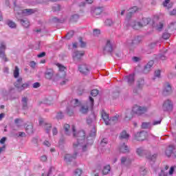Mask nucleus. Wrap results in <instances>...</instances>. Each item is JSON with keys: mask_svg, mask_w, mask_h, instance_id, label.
I'll list each match as a JSON object with an SVG mask.
<instances>
[{"mask_svg": "<svg viewBox=\"0 0 176 176\" xmlns=\"http://www.w3.org/2000/svg\"><path fill=\"white\" fill-rule=\"evenodd\" d=\"M63 129L66 135H71V133H72L73 137L77 138V142L73 144L74 149H80L82 148V151H86V143L87 142L85 140L86 133H85V131H80L76 134V127L74 125L71 127L68 124H65Z\"/></svg>", "mask_w": 176, "mask_h": 176, "instance_id": "obj_1", "label": "nucleus"}, {"mask_svg": "<svg viewBox=\"0 0 176 176\" xmlns=\"http://www.w3.org/2000/svg\"><path fill=\"white\" fill-rule=\"evenodd\" d=\"M151 23L150 18H137L135 19L130 20L126 25L128 27H131L133 30H141L142 27H145V25H148Z\"/></svg>", "mask_w": 176, "mask_h": 176, "instance_id": "obj_2", "label": "nucleus"}, {"mask_svg": "<svg viewBox=\"0 0 176 176\" xmlns=\"http://www.w3.org/2000/svg\"><path fill=\"white\" fill-rule=\"evenodd\" d=\"M56 65L58 68V72L54 77V80H55V82H58V80H61L67 76V72H65L67 71V69L64 65H62L60 63H58Z\"/></svg>", "mask_w": 176, "mask_h": 176, "instance_id": "obj_3", "label": "nucleus"}, {"mask_svg": "<svg viewBox=\"0 0 176 176\" xmlns=\"http://www.w3.org/2000/svg\"><path fill=\"white\" fill-rule=\"evenodd\" d=\"M89 146V143H87V142H86V150L83 151L82 149V147H81L80 148H77L75 149L74 148V153L72 155L71 154H66L65 155V162H66V163H71V162H72V160L76 159V157L78 156V153L76 151H78V152H82V153H85V152H86L87 151V147Z\"/></svg>", "mask_w": 176, "mask_h": 176, "instance_id": "obj_4", "label": "nucleus"}, {"mask_svg": "<svg viewBox=\"0 0 176 176\" xmlns=\"http://www.w3.org/2000/svg\"><path fill=\"white\" fill-rule=\"evenodd\" d=\"M14 13L19 17H23V16H30L34 13V10L32 9H25L22 10L21 8L15 7L14 8Z\"/></svg>", "mask_w": 176, "mask_h": 176, "instance_id": "obj_5", "label": "nucleus"}, {"mask_svg": "<svg viewBox=\"0 0 176 176\" xmlns=\"http://www.w3.org/2000/svg\"><path fill=\"white\" fill-rule=\"evenodd\" d=\"M94 105V99L89 97V102L87 104H82L80 108V112L82 114H86L89 112V108H92Z\"/></svg>", "mask_w": 176, "mask_h": 176, "instance_id": "obj_6", "label": "nucleus"}, {"mask_svg": "<svg viewBox=\"0 0 176 176\" xmlns=\"http://www.w3.org/2000/svg\"><path fill=\"white\" fill-rule=\"evenodd\" d=\"M23 82V78H19L17 81L14 83L15 87L19 90V91H23V90H25L28 87H30V85H31V82L28 81L23 84H21Z\"/></svg>", "mask_w": 176, "mask_h": 176, "instance_id": "obj_7", "label": "nucleus"}, {"mask_svg": "<svg viewBox=\"0 0 176 176\" xmlns=\"http://www.w3.org/2000/svg\"><path fill=\"white\" fill-rule=\"evenodd\" d=\"M148 111V107L145 106H138V105H135L133 106L132 109V112L133 113H135V115H142L147 112Z\"/></svg>", "mask_w": 176, "mask_h": 176, "instance_id": "obj_8", "label": "nucleus"}, {"mask_svg": "<svg viewBox=\"0 0 176 176\" xmlns=\"http://www.w3.org/2000/svg\"><path fill=\"white\" fill-rule=\"evenodd\" d=\"M173 108H174V105L171 100L167 99L164 100L162 105L163 111H164L165 112H171V111H173Z\"/></svg>", "mask_w": 176, "mask_h": 176, "instance_id": "obj_9", "label": "nucleus"}, {"mask_svg": "<svg viewBox=\"0 0 176 176\" xmlns=\"http://www.w3.org/2000/svg\"><path fill=\"white\" fill-rule=\"evenodd\" d=\"M168 166H166L164 170L159 173V176H168L174 174V166H171L168 171Z\"/></svg>", "mask_w": 176, "mask_h": 176, "instance_id": "obj_10", "label": "nucleus"}, {"mask_svg": "<svg viewBox=\"0 0 176 176\" xmlns=\"http://www.w3.org/2000/svg\"><path fill=\"white\" fill-rule=\"evenodd\" d=\"M124 80L127 83L128 86H133L134 82H135V75L134 74L125 76Z\"/></svg>", "mask_w": 176, "mask_h": 176, "instance_id": "obj_11", "label": "nucleus"}, {"mask_svg": "<svg viewBox=\"0 0 176 176\" xmlns=\"http://www.w3.org/2000/svg\"><path fill=\"white\" fill-rule=\"evenodd\" d=\"M85 56V52L83 51H76L72 54L74 61L78 63L82 60V57Z\"/></svg>", "mask_w": 176, "mask_h": 176, "instance_id": "obj_12", "label": "nucleus"}, {"mask_svg": "<svg viewBox=\"0 0 176 176\" xmlns=\"http://www.w3.org/2000/svg\"><path fill=\"white\" fill-rule=\"evenodd\" d=\"M104 12V8L102 7H96L92 8L91 9V14L93 17H97V16H100L101 13Z\"/></svg>", "mask_w": 176, "mask_h": 176, "instance_id": "obj_13", "label": "nucleus"}, {"mask_svg": "<svg viewBox=\"0 0 176 176\" xmlns=\"http://www.w3.org/2000/svg\"><path fill=\"white\" fill-rule=\"evenodd\" d=\"M148 138V133L146 131H141L138 133L135 138L137 141H145V140Z\"/></svg>", "mask_w": 176, "mask_h": 176, "instance_id": "obj_14", "label": "nucleus"}, {"mask_svg": "<svg viewBox=\"0 0 176 176\" xmlns=\"http://www.w3.org/2000/svg\"><path fill=\"white\" fill-rule=\"evenodd\" d=\"M6 50V44L5 42H1L0 44V57L3 58L4 61H8V58L5 55V50Z\"/></svg>", "mask_w": 176, "mask_h": 176, "instance_id": "obj_15", "label": "nucleus"}, {"mask_svg": "<svg viewBox=\"0 0 176 176\" xmlns=\"http://www.w3.org/2000/svg\"><path fill=\"white\" fill-rule=\"evenodd\" d=\"M171 93H173V87L170 83L166 82L164 85L163 94L164 96H170Z\"/></svg>", "mask_w": 176, "mask_h": 176, "instance_id": "obj_16", "label": "nucleus"}, {"mask_svg": "<svg viewBox=\"0 0 176 176\" xmlns=\"http://www.w3.org/2000/svg\"><path fill=\"white\" fill-rule=\"evenodd\" d=\"M78 70L81 74L86 75L90 72V67L86 64H82L78 66Z\"/></svg>", "mask_w": 176, "mask_h": 176, "instance_id": "obj_17", "label": "nucleus"}, {"mask_svg": "<svg viewBox=\"0 0 176 176\" xmlns=\"http://www.w3.org/2000/svg\"><path fill=\"white\" fill-rule=\"evenodd\" d=\"M174 151H175V146L169 145L165 151L166 156H167V157H171V156H173Z\"/></svg>", "mask_w": 176, "mask_h": 176, "instance_id": "obj_18", "label": "nucleus"}, {"mask_svg": "<svg viewBox=\"0 0 176 176\" xmlns=\"http://www.w3.org/2000/svg\"><path fill=\"white\" fill-rule=\"evenodd\" d=\"M100 113L102 119H103L105 124L108 126V124H109V122H111V119H109V115L104 110H102Z\"/></svg>", "mask_w": 176, "mask_h": 176, "instance_id": "obj_19", "label": "nucleus"}, {"mask_svg": "<svg viewBox=\"0 0 176 176\" xmlns=\"http://www.w3.org/2000/svg\"><path fill=\"white\" fill-rule=\"evenodd\" d=\"M25 131L28 134H29V135L34 133V125L32 123L29 122L25 126Z\"/></svg>", "mask_w": 176, "mask_h": 176, "instance_id": "obj_20", "label": "nucleus"}, {"mask_svg": "<svg viewBox=\"0 0 176 176\" xmlns=\"http://www.w3.org/2000/svg\"><path fill=\"white\" fill-rule=\"evenodd\" d=\"M153 66V60H151L147 63V65L144 67L143 72L144 74H148L150 72L151 69H152V67Z\"/></svg>", "mask_w": 176, "mask_h": 176, "instance_id": "obj_21", "label": "nucleus"}, {"mask_svg": "<svg viewBox=\"0 0 176 176\" xmlns=\"http://www.w3.org/2000/svg\"><path fill=\"white\" fill-rule=\"evenodd\" d=\"M119 150H120V152H121L122 153H127V152H129V146L126 145V144L124 143H122L120 144Z\"/></svg>", "mask_w": 176, "mask_h": 176, "instance_id": "obj_22", "label": "nucleus"}, {"mask_svg": "<svg viewBox=\"0 0 176 176\" xmlns=\"http://www.w3.org/2000/svg\"><path fill=\"white\" fill-rule=\"evenodd\" d=\"M139 8H137V6L132 7L129 10V12L126 14V19H130L131 16L133 15V13H135V12H138Z\"/></svg>", "mask_w": 176, "mask_h": 176, "instance_id": "obj_23", "label": "nucleus"}, {"mask_svg": "<svg viewBox=\"0 0 176 176\" xmlns=\"http://www.w3.org/2000/svg\"><path fill=\"white\" fill-rule=\"evenodd\" d=\"M104 52H111L113 50L112 47V43H111V41L108 40L107 41L106 45L104 47Z\"/></svg>", "mask_w": 176, "mask_h": 176, "instance_id": "obj_24", "label": "nucleus"}, {"mask_svg": "<svg viewBox=\"0 0 176 176\" xmlns=\"http://www.w3.org/2000/svg\"><path fill=\"white\" fill-rule=\"evenodd\" d=\"M20 23L23 27H25V28H28V27H30V21H28L27 18L20 19Z\"/></svg>", "mask_w": 176, "mask_h": 176, "instance_id": "obj_25", "label": "nucleus"}, {"mask_svg": "<svg viewBox=\"0 0 176 176\" xmlns=\"http://www.w3.org/2000/svg\"><path fill=\"white\" fill-rule=\"evenodd\" d=\"M131 163V159L129 157H121V164H129Z\"/></svg>", "mask_w": 176, "mask_h": 176, "instance_id": "obj_26", "label": "nucleus"}, {"mask_svg": "<svg viewBox=\"0 0 176 176\" xmlns=\"http://www.w3.org/2000/svg\"><path fill=\"white\" fill-rule=\"evenodd\" d=\"M71 105L72 108H76V107H79L80 105V102L78 99H73L71 101Z\"/></svg>", "mask_w": 176, "mask_h": 176, "instance_id": "obj_27", "label": "nucleus"}, {"mask_svg": "<svg viewBox=\"0 0 176 176\" xmlns=\"http://www.w3.org/2000/svg\"><path fill=\"white\" fill-rule=\"evenodd\" d=\"M164 8L166 9H171L173 8V3H170V0H165L163 3Z\"/></svg>", "mask_w": 176, "mask_h": 176, "instance_id": "obj_28", "label": "nucleus"}, {"mask_svg": "<svg viewBox=\"0 0 176 176\" xmlns=\"http://www.w3.org/2000/svg\"><path fill=\"white\" fill-rule=\"evenodd\" d=\"M22 104H23V108L24 109H27L28 108V98L26 97L22 98Z\"/></svg>", "mask_w": 176, "mask_h": 176, "instance_id": "obj_29", "label": "nucleus"}, {"mask_svg": "<svg viewBox=\"0 0 176 176\" xmlns=\"http://www.w3.org/2000/svg\"><path fill=\"white\" fill-rule=\"evenodd\" d=\"M129 137H130V135L127 132H126V131H122L120 135L121 140H128Z\"/></svg>", "mask_w": 176, "mask_h": 176, "instance_id": "obj_30", "label": "nucleus"}, {"mask_svg": "<svg viewBox=\"0 0 176 176\" xmlns=\"http://www.w3.org/2000/svg\"><path fill=\"white\" fill-rule=\"evenodd\" d=\"M45 78L46 79H52L53 78V70H47L45 72Z\"/></svg>", "mask_w": 176, "mask_h": 176, "instance_id": "obj_31", "label": "nucleus"}, {"mask_svg": "<svg viewBox=\"0 0 176 176\" xmlns=\"http://www.w3.org/2000/svg\"><path fill=\"white\" fill-rule=\"evenodd\" d=\"M136 153L138 155V156H144V154L145 153V150L142 147L138 148L136 149Z\"/></svg>", "mask_w": 176, "mask_h": 176, "instance_id": "obj_32", "label": "nucleus"}, {"mask_svg": "<svg viewBox=\"0 0 176 176\" xmlns=\"http://www.w3.org/2000/svg\"><path fill=\"white\" fill-rule=\"evenodd\" d=\"M14 137H16V138H25L27 135L24 132H19L14 135Z\"/></svg>", "mask_w": 176, "mask_h": 176, "instance_id": "obj_33", "label": "nucleus"}, {"mask_svg": "<svg viewBox=\"0 0 176 176\" xmlns=\"http://www.w3.org/2000/svg\"><path fill=\"white\" fill-rule=\"evenodd\" d=\"M111 171V166L109 165H107L106 166L104 167L102 170V173L104 175H107Z\"/></svg>", "mask_w": 176, "mask_h": 176, "instance_id": "obj_34", "label": "nucleus"}, {"mask_svg": "<svg viewBox=\"0 0 176 176\" xmlns=\"http://www.w3.org/2000/svg\"><path fill=\"white\" fill-rule=\"evenodd\" d=\"M164 21L160 22L155 27L156 30L157 31H162V29L164 27Z\"/></svg>", "mask_w": 176, "mask_h": 176, "instance_id": "obj_35", "label": "nucleus"}, {"mask_svg": "<svg viewBox=\"0 0 176 176\" xmlns=\"http://www.w3.org/2000/svg\"><path fill=\"white\" fill-rule=\"evenodd\" d=\"M19 67L15 66L14 70V78H19V76L20 75Z\"/></svg>", "mask_w": 176, "mask_h": 176, "instance_id": "obj_36", "label": "nucleus"}, {"mask_svg": "<svg viewBox=\"0 0 176 176\" xmlns=\"http://www.w3.org/2000/svg\"><path fill=\"white\" fill-rule=\"evenodd\" d=\"M119 121V118L118 116H114L111 119H110L109 124H113V123H118Z\"/></svg>", "mask_w": 176, "mask_h": 176, "instance_id": "obj_37", "label": "nucleus"}, {"mask_svg": "<svg viewBox=\"0 0 176 176\" xmlns=\"http://www.w3.org/2000/svg\"><path fill=\"white\" fill-rule=\"evenodd\" d=\"M152 124L151 122H143L142 124V129H150L151 127Z\"/></svg>", "mask_w": 176, "mask_h": 176, "instance_id": "obj_38", "label": "nucleus"}, {"mask_svg": "<svg viewBox=\"0 0 176 176\" xmlns=\"http://www.w3.org/2000/svg\"><path fill=\"white\" fill-rule=\"evenodd\" d=\"M82 170L80 169H76L72 175V176H81Z\"/></svg>", "mask_w": 176, "mask_h": 176, "instance_id": "obj_39", "label": "nucleus"}, {"mask_svg": "<svg viewBox=\"0 0 176 176\" xmlns=\"http://www.w3.org/2000/svg\"><path fill=\"white\" fill-rule=\"evenodd\" d=\"M52 10H54V12H58L61 10V6L56 4L52 7Z\"/></svg>", "mask_w": 176, "mask_h": 176, "instance_id": "obj_40", "label": "nucleus"}, {"mask_svg": "<svg viewBox=\"0 0 176 176\" xmlns=\"http://www.w3.org/2000/svg\"><path fill=\"white\" fill-rule=\"evenodd\" d=\"M7 25L10 28H16V23L12 21H8L7 22Z\"/></svg>", "mask_w": 176, "mask_h": 176, "instance_id": "obj_41", "label": "nucleus"}, {"mask_svg": "<svg viewBox=\"0 0 176 176\" xmlns=\"http://www.w3.org/2000/svg\"><path fill=\"white\" fill-rule=\"evenodd\" d=\"M94 2V0H85V2H81L80 3V6H85V5H86V3H88V4H91Z\"/></svg>", "mask_w": 176, "mask_h": 176, "instance_id": "obj_42", "label": "nucleus"}, {"mask_svg": "<svg viewBox=\"0 0 176 176\" xmlns=\"http://www.w3.org/2000/svg\"><path fill=\"white\" fill-rule=\"evenodd\" d=\"M140 173L142 175H146V173H148V171L144 167H141L140 168Z\"/></svg>", "mask_w": 176, "mask_h": 176, "instance_id": "obj_43", "label": "nucleus"}, {"mask_svg": "<svg viewBox=\"0 0 176 176\" xmlns=\"http://www.w3.org/2000/svg\"><path fill=\"white\" fill-rule=\"evenodd\" d=\"M104 24L105 25H107V27H111V25H112V24H113V21H111V19H107L104 21Z\"/></svg>", "mask_w": 176, "mask_h": 176, "instance_id": "obj_44", "label": "nucleus"}, {"mask_svg": "<svg viewBox=\"0 0 176 176\" xmlns=\"http://www.w3.org/2000/svg\"><path fill=\"white\" fill-rule=\"evenodd\" d=\"M90 139V144H93V138L96 137V131L94 129L93 132L89 134Z\"/></svg>", "mask_w": 176, "mask_h": 176, "instance_id": "obj_45", "label": "nucleus"}, {"mask_svg": "<svg viewBox=\"0 0 176 176\" xmlns=\"http://www.w3.org/2000/svg\"><path fill=\"white\" fill-rule=\"evenodd\" d=\"M144 83H145V81L143 79H140L138 82V86L139 89H141L142 87V86H144Z\"/></svg>", "mask_w": 176, "mask_h": 176, "instance_id": "obj_46", "label": "nucleus"}, {"mask_svg": "<svg viewBox=\"0 0 176 176\" xmlns=\"http://www.w3.org/2000/svg\"><path fill=\"white\" fill-rule=\"evenodd\" d=\"M44 128L45 129L47 133H50V129H52V124H47L45 125Z\"/></svg>", "mask_w": 176, "mask_h": 176, "instance_id": "obj_47", "label": "nucleus"}, {"mask_svg": "<svg viewBox=\"0 0 176 176\" xmlns=\"http://www.w3.org/2000/svg\"><path fill=\"white\" fill-rule=\"evenodd\" d=\"M91 95L92 97H96V96H98V90L94 89L91 91Z\"/></svg>", "mask_w": 176, "mask_h": 176, "instance_id": "obj_48", "label": "nucleus"}, {"mask_svg": "<svg viewBox=\"0 0 176 176\" xmlns=\"http://www.w3.org/2000/svg\"><path fill=\"white\" fill-rule=\"evenodd\" d=\"M66 112L69 116H72V115H74V110L71 108H67Z\"/></svg>", "mask_w": 176, "mask_h": 176, "instance_id": "obj_49", "label": "nucleus"}, {"mask_svg": "<svg viewBox=\"0 0 176 176\" xmlns=\"http://www.w3.org/2000/svg\"><path fill=\"white\" fill-rule=\"evenodd\" d=\"M170 30H176V22H172L169 25Z\"/></svg>", "mask_w": 176, "mask_h": 176, "instance_id": "obj_50", "label": "nucleus"}, {"mask_svg": "<svg viewBox=\"0 0 176 176\" xmlns=\"http://www.w3.org/2000/svg\"><path fill=\"white\" fill-rule=\"evenodd\" d=\"M78 19H79V15L74 14V15L72 16L70 20H71V21H76V20H78Z\"/></svg>", "mask_w": 176, "mask_h": 176, "instance_id": "obj_51", "label": "nucleus"}, {"mask_svg": "<svg viewBox=\"0 0 176 176\" xmlns=\"http://www.w3.org/2000/svg\"><path fill=\"white\" fill-rule=\"evenodd\" d=\"M74 36V31H71L66 35L67 39H71Z\"/></svg>", "mask_w": 176, "mask_h": 176, "instance_id": "obj_52", "label": "nucleus"}, {"mask_svg": "<svg viewBox=\"0 0 176 176\" xmlns=\"http://www.w3.org/2000/svg\"><path fill=\"white\" fill-rule=\"evenodd\" d=\"M170 34L168 33V32H165V33H164L163 35H162V38H163L164 39H168V38H170Z\"/></svg>", "mask_w": 176, "mask_h": 176, "instance_id": "obj_53", "label": "nucleus"}, {"mask_svg": "<svg viewBox=\"0 0 176 176\" xmlns=\"http://www.w3.org/2000/svg\"><path fill=\"white\" fill-rule=\"evenodd\" d=\"M107 144H108V140L107 139H103L101 142H100V145L102 146H105V145H107Z\"/></svg>", "mask_w": 176, "mask_h": 176, "instance_id": "obj_54", "label": "nucleus"}, {"mask_svg": "<svg viewBox=\"0 0 176 176\" xmlns=\"http://www.w3.org/2000/svg\"><path fill=\"white\" fill-rule=\"evenodd\" d=\"M100 34H101V30L98 29L94 30V35L97 36V35H100Z\"/></svg>", "mask_w": 176, "mask_h": 176, "instance_id": "obj_55", "label": "nucleus"}, {"mask_svg": "<svg viewBox=\"0 0 176 176\" xmlns=\"http://www.w3.org/2000/svg\"><path fill=\"white\" fill-rule=\"evenodd\" d=\"M61 80H63L61 82H60V85H65L66 83H68V82H69V79L68 78H66L65 77V78H63Z\"/></svg>", "mask_w": 176, "mask_h": 176, "instance_id": "obj_56", "label": "nucleus"}, {"mask_svg": "<svg viewBox=\"0 0 176 176\" xmlns=\"http://www.w3.org/2000/svg\"><path fill=\"white\" fill-rule=\"evenodd\" d=\"M56 118L58 119H63V118H64V114L63 113V112H59L57 113Z\"/></svg>", "mask_w": 176, "mask_h": 176, "instance_id": "obj_57", "label": "nucleus"}, {"mask_svg": "<svg viewBox=\"0 0 176 176\" xmlns=\"http://www.w3.org/2000/svg\"><path fill=\"white\" fill-rule=\"evenodd\" d=\"M155 78H160V70H156L154 74Z\"/></svg>", "mask_w": 176, "mask_h": 176, "instance_id": "obj_58", "label": "nucleus"}, {"mask_svg": "<svg viewBox=\"0 0 176 176\" xmlns=\"http://www.w3.org/2000/svg\"><path fill=\"white\" fill-rule=\"evenodd\" d=\"M138 43H140V40H138V37L135 38V39L132 41V45H137Z\"/></svg>", "mask_w": 176, "mask_h": 176, "instance_id": "obj_59", "label": "nucleus"}, {"mask_svg": "<svg viewBox=\"0 0 176 176\" xmlns=\"http://www.w3.org/2000/svg\"><path fill=\"white\" fill-rule=\"evenodd\" d=\"M6 151V145H3V146L0 147V155L1 153H3Z\"/></svg>", "mask_w": 176, "mask_h": 176, "instance_id": "obj_60", "label": "nucleus"}, {"mask_svg": "<svg viewBox=\"0 0 176 176\" xmlns=\"http://www.w3.org/2000/svg\"><path fill=\"white\" fill-rule=\"evenodd\" d=\"M80 47H86V43L85 41H82V38H80Z\"/></svg>", "mask_w": 176, "mask_h": 176, "instance_id": "obj_61", "label": "nucleus"}, {"mask_svg": "<svg viewBox=\"0 0 176 176\" xmlns=\"http://www.w3.org/2000/svg\"><path fill=\"white\" fill-rule=\"evenodd\" d=\"M170 16H176V8L169 11Z\"/></svg>", "mask_w": 176, "mask_h": 176, "instance_id": "obj_62", "label": "nucleus"}, {"mask_svg": "<svg viewBox=\"0 0 176 176\" xmlns=\"http://www.w3.org/2000/svg\"><path fill=\"white\" fill-rule=\"evenodd\" d=\"M156 157H157V155L153 154V155H149L148 158L150 160H155V159H156Z\"/></svg>", "mask_w": 176, "mask_h": 176, "instance_id": "obj_63", "label": "nucleus"}, {"mask_svg": "<svg viewBox=\"0 0 176 176\" xmlns=\"http://www.w3.org/2000/svg\"><path fill=\"white\" fill-rule=\"evenodd\" d=\"M40 160L41 162H46V160H47V157L46 155H42L41 157H40Z\"/></svg>", "mask_w": 176, "mask_h": 176, "instance_id": "obj_64", "label": "nucleus"}]
</instances>
